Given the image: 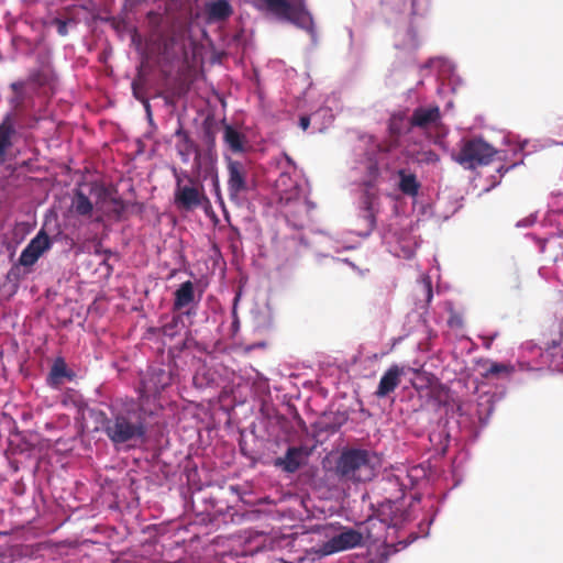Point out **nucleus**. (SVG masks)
I'll use <instances>...</instances> for the list:
<instances>
[{
	"instance_id": "obj_36",
	"label": "nucleus",
	"mask_w": 563,
	"mask_h": 563,
	"mask_svg": "<svg viewBox=\"0 0 563 563\" xmlns=\"http://www.w3.org/2000/svg\"><path fill=\"white\" fill-rule=\"evenodd\" d=\"M132 87H133L134 93H136V84H135V82H133V84H132Z\"/></svg>"
},
{
	"instance_id": "obj_16",
	"label": "nucleus",
	"mask_w": 563,
	"mask_h": 563,
	"mask_svg": "<svg viewBox=\"0 0 563 563\" xmlns=\"http://www.w3.org/2000/svg\"><path fill=\"white\" fill-rule=\"evenodd\" d=\"M175 135L178 137V142L176 144V150L178 155L180 156L183 163H188L190 155L195 152L196 158H199L200 153L197 148L195 142L191 140L189 133L185 131L181 126L175 132Z\"/></svg>"
},
{
	"instance_id": "obj_39",
	"label": "nucleus",
	"mask_w": 563,
	"mask_h": 563,
	"mask_svg": "<svg viewBox=\"0 0 563 563\" xmlns=\"http://www.w3.org/2000/svg\"><path fill=\"white\" fill-rule=\"evenodd\" d=\"M102 192H103L104 195H107V194H108L107 189H104V188L102 189Z\"/></svg>"
},
{
	"instance_id": "obj_3",
	"label": "nucleus",
	"mask_w": 563,
	"mask_h": 563,
	"mask_svg": "<svg viewBox=\"0 0 563 563\" xmlns=\"http://www.w3.org/2000/svg\"><path fill=\"white\" fill-rule=\"evenodd\" d=\"M260 8L279 20L292 23L310 34L314 33V22L307 9L306 0H260Z\"/></svg>"
},
{
	"instance_id": "obj_33",
	"label": "nucleus",
	"mask_w": 563,
	"mask_h": 563,
	"mask_svg": "<svg viewBox=\"0 0 563 563\" xmlns=\"http://www.w3.org/2000/svg\"><path fill=\"white\" fill-rule=\"evenodd\" d=\"M309 125H310V118H309V117H307V115H302V117H300V119H299V126H300L303 131H306V130L309 128Z\"/></svg>"
},
{
	"instance_id": "obj_2",
	"label": "nucleus",
	"mask_w": 563,
	"mask_h": 563,
	"mask_svg": "<svg viewBox=\"0 0 563 563\" xmlns=\"http://www.w3.org/2000/svg\"><path fill=\"white\" fill-rule=\"evenodd\" d=\"M334 475L340 482L361 483L371 481L375 473L369 453L362 449H345L335 461Z\"/></svg>"
},
{
	"instance_id": "obj_35",
	"label": "nucleus",
	"mask_w": 563,
	"mask_h": 563,
	"mask_svg": "<svg viewBox=\"0 0 563 563\" xmlns=\"http://www.w3.org/2000/svg\"><path fill=\"white\" fill-rule=\"evenodd\" d=\"M426 289H427V297H428V301H429L432 298V287H431L430 282L426 283Z\"/></svg>"
},
{
	"instance_id": "obj_20",
	"label": "nucleus",
	"mask_w": 563,
	"mask_h": 563,
	"mask_svg": "<svg viewBox=\"0 0 563 563\" xmlns=\"http://www.w3.org/2000/svg\"><path fill=\"white\" fill-rule=\"evenodd\" d=\"M27 88V81L22 80L14 81L10 85L13 96L10 98L9 102L15 110L22 109L26 99L30 98Z\"/></svg>"
},
{
	"instance_id": "obj_11",
	"label": "nucleus",
	"mask_w": 563,
	"mask_h": 563,
	"mask_svg": "<svg viewBox=\"0 0 563 563\" xmlns=\"http://www.w3.org/2000/svg\"><path fill=\"white\" fill-rule=\"evenodd\" d=\"M75 373L68 368L64 357L58 356L54 360L46 383L49 387L58 389L65 379L73 380Z\"/></svg>"
},
{
	"instance_id": "obj_12",
	"label": "nucleus",
	"mask_w": 563,
	"mask_h": 563,
	"mask_svg": "<svg viewBox=\"0 0 563 563\" xmlns=\"http://www.w3.org/2000/svg\"><path fill=\"white\" fill-rule=\"evenodd\" d=\"M402 369L398 365H391L382 376L375 391L376 397L384 398L393 393L401 382Z\"/></svg>"
},
{
	"instance_id": "obj_19",
	"label": "nucleus",
	"mask_w": 563,
	"mask_h": 563,
	"mask_svg": "<svg viewBox=\"0 0 563 563\" xmlns=\"http://www.w3.org/2000/svg\"><path fill=\"white\" fill-rule=\"evenodd\" d=\"M207 13L212 21H223L232 14V7L228 0H217L207 5Z\"/></svg>"
},
{
	"instance_id": "obj_38",
	"label": "nucleus",
	"mask_w": 563,
	"mask_h": 563,
	"mask_svg": "<svg viewBox=\"0 0 563 563\" xmlns=\"http://www.w3.org/2000/svg\"><path fill=\"white\" fill-rule=\"evenodd\" d=\"M287 161H288L290 164H292V159H291L289 156H287Z\"/></svg>"
},
{
	"instance_id": "obj_4",
	"label": "nucleus",
	"mask_w": 563,
	"mask_h": 563,
	"mask_svg": "<svg viewBox=\"0 0 563 563\" xmlns=\"http://www.w3.org/2000/svg\"><path fill=\"white\" fill-rule=\"evenodd\" d=\"M497 151L482 137H472L462 141L460 152L453 159L465 169H475L488 165Z\"/></svg>"
},
{
	"instance_id": "obj_29",
	"label": "nucleus",
	"mask_w": 563,
	"mask_h": 563,
	"mask_svg": "<svg viewBox=\"0 0 563 563\" xmlns=\"http://www.w3.org/2000/svg\"><path fill=\"white\" fill-rule=\"evenodd\" d=\"M109 201L113 205L112 211L115 216L121 217L125 211V202L120 197H110Z\"/></svg>"
},
{
	"instance_id": "obj_6",
	"label": "nucleus",
	"mask_w": 563,
	"mask_h": 563,
	"mask_svg": "<svg viewBox=\"0 0 563 563\" xmlns=\"http://www.w3.org/2000/svg\"><path fill=\"white\" fill-rule=\"evenodd\" d=\"M187 179L189 185H183L181 177L176 175L174 201L179 209L188 211L200 207L206 197L191 177Z\"/></svg>"
},
{
	"instance_id": "obj_23",
	"label": "nucleus",
	"mask_w": 563,
	"mask_h": 563,
	"mask_svg": "<svg viewBox=\"0 0 563 563\" xmlns=\"http://www.w3.org/2000/svg\"><path fill=\"white\" fill-rule=\"evenodd\" d=\"M185 328L184 318L181 313L174 314L169 321L165 322L162 328V334L169 339H174L179 335Z\"/></svg>"
},
{
	"instance_id": "obj_14",
	"label": "nucleus",
	"mask_w": 563,
	"mask_h": 563,
	"mask_svg": "<svg viewBox=\"0 0 563 563\" xmlns=\"http://www.w3.org/2000/svg\"><path fill=\"white\" fill-rule=\"evenodd\" d=\"M195 285L192 282L187 280L176 289L174 292L173 311H181L184 308L189 307L195 302Z\"/></svg>"
},
{
	"instance_id": "obj_9",
	"label": "nucleus",
	"mask_w": 563,
	"mask_h": 563,
	"mask_svg": "<svg viewBox=\"0 0 563 563\" xmlns=\"http://www.w3.org/2000/svg\"><path fill=\"white\" fill-rule=\"evenodd\" d=\"M441 111L438 106L418 107L413 110L409 123L412 128L428 130L438 129L441 125Z\"/></svg>"
},
{
	"instance_id": "obj_7",
	"label": "nucleus",
	"mask_w": 563,
	"mask_h": 563,
	"mask_svg": "<svg viewBox=\"0 0 563 563\" xmlns=\"http://www.w3.org/2000/svg\"><path fill=\"white\" fill-rule=\"evenodd\" d=\"M228 169V191L230 197H238L240 194L249 190L247 169L243 162L227 158Z\"/></svg>"
},
{
	"instance_id": "obj_30",
	"label": "nucleus",
	"mask_w": 563,
	"mask_h": 563,
	"mask_svg": "<svg viewBox=\"0 0 563 563\" xmlns=\"http://www.w3.org/2000/svg\"><path fill=\"white\" fill-rule=\"evenodd\" d=\"M363 218H364L365 225H366V231H367L366 233H369L371 231H373V229L376 225L375 216L373 214V212H372L369 207L366 208Z\"/></svg>"
},
{
	"instance_id": "obj_21",
	"label": "nucleus",
	"mask_w": 563,
	"mask_h": 563,
	"mask_svg": "<svg viewBox=\"0 0 563 563\" xmlns=\"http://www.w3.org/2000/svg\"><path fill=\"white\" fill-rule=\"evenodd\" d=\"M71 209L78 216L88 217L92 213L93 205L81 190H76L71 200Z\"/></svg>"
},
{
	"instance_id": "obj_13",
	"label": "nucleus",
	"mask_w": 563,
	"mask_h": 563,
	"mask_svg": "<svg viewBox=\"0 0 563 563\" xmlns=\"http://www.w3.org/2000/svg\"><path fill=\"white\" fill-rule=\"evenodd\" d=\"M143 389L148 394H159L169 385V375L163 368H154L143 382Z\"/></svg>"
},
{
	"instance_id": "obj_10",
	"label": "nucleus",
	"mask_w": 563,
	"mask_h": 563,
	"mask_svg": "<svg viewBox=\"0 0 563 563\" xmlns=\"http://www.w3.org/2000/svg\"><path fill=\"white\" fill-rule=\"evenodd\" d=\"M16 133L14 117L7 113L0 123V164L5 162L7 152L13 146Z\"/></svg>"
},
{
	"instance_id": "obj_32",
	"label": "nucleus",
	"mask_w": 563,
	"mask_h": 563,
	"mask_svg": "<svg viewBox=\"0 0 563 563\" xmlns=\"http://www.w3.org/2000/svg\"><path fill=\"white\" fill-rule=\"evenodd\" d=\"M55 23L57 24V31L60 35L67 34V23L63 20L56 19Z\"/></svg>"
},
{
	"instance_id": "obj_1",
	"label": "nucleus",
	"mask_w": 563,
	"mask_h": 563,
	"mask_svg": "<svg viewBox=\"0 0 563 563\" xmlns=\"http://www.w3.org/2000/svg\"><path fill=\"white\" fill-rule=\"evenodd\" d=\"M102 416V431L114 444L143 441L147 433L145 410L134 401L111 409L110 417Z\"/></svg>"
},
{
	"instance_id": "obj_15",
	"label": "nucleus",
	"mask_w": 563,
	"mask_h": 563,
	"mask_svg": "<svg viewBox=\"0 0 563 563\" xmlns=\"http://www.w3.org/2000/svg\"><path fill=\"white\" fill-rule=\"evenodd\" d=\"M398 184L397 187L405 196L415 198L418 196L421 184L417 176L408 169L401 168L397 170Z\"/></svg>"
},
{
	"instance_id": "obj_31",
	"label": "nucleus",
	"mask_w": 563,
	"mask_h": 563,
	"mask_svg": "<svg viewBox=\"0 0 563 563\" xmlns=\"http://www.w3.org/2000/svg\"><path fill=\"white\" fill-rule=\"evenodd\" d=\"M448 323L450 327H457V328H461L463 327V320L462 318L459 316V314H451L449 320H448Z\"/></svg>"
},
{
	"instance_id": "obj_37",
	"label": "nucleus",
	"mask_w": 563,
	"mask_h": 563,
	"mask_svg": "<svg viewBox=\"0 0 563 563\" xmlns=\"http://www.w3.org/2000/svg\"><path fill=\"white\" fill-rule=\"evenodd\" d=\"M555 346H556L555 341H552V345H551V346H549V350H550V349H552V347H555Z\"/></svg>"
},
{
	"instance_id": "obj_26",
	"label": "nucleus",
	"mask_w": 563,
	"mask_h": 563,
	"mask_svg": "<svg viewBox=\"0 0 563 563\" xmlns=\"http://www.w3.org/2000/svg\"><path fill=\"white\" fill-rule=\"evenodd\" d=\"M217 130L213 122L208 120L203 123V141L209 151H212L216 146Z\"/></svg>"
},
{
	"instance_id": "obj_8",
	"label": "nucleus",
	"mask_w": 563,
	"mask_h": 563,
	"mask_svg": "<svg viewBox=\"0 0 563 563\" xmlns=\"http://www.w3.org/2000/svg\"><path fill=\"white\" fill-rule=\"evenodd\" d=\"M409 512L399 500L386 499L378 505L377 518L387 527L398 528L408 520Z\"/></svg>"
},
{
	"instance_id": "obj_25",
	"label": "nucleus",
	"mask_w": 563,
	"mask_h": 563,
	"mask_svg": "<svg viewBox=\"0 0 563 563\" xmlns=\"http://www.w3.org/2000/svg\"><path fill=\"white\" fill-rule=\"evenodd\" d=\"M514 366L504 363H490L484 373L485 378L499 377L500 375H509L514 372Z\"/></svg>"
},
{
	"instance_id": "obj_34",
	"label": "nucleus",
	"mask_w": 563,
	"mask_h": 563,
	"mask_svg": "<svg viewBox=\"0 0 563 563\" xmlns=\"http://www.w3.org/2000/svg\"><path fill=\"white\" fill-rule=\"evenodd\" d=\"M346 420L345 417H341L340 421H338V423L333 427H325V430H330L331 432H335L339 430V428L341 427V424Z\"/></svg>"
},
{
	"instance_id": "obj_17",
	"label": "nucleus",
	"mask_w": 563,
	"mask_h": 563,
	"mask_svg": "<svg viewBox=\"0 0 563 563\" xmlns=\"http://www.w3.org/2000/svg\"><path fill=\"white\" fill-rule=\"evenodd\" d=\"M302 449L290 446L283 457L275 460V466L283 468L287 473H295L301 466Z\"/></svg>"
},
{
	"instance_id": "obj_5",
	"label": "nucleus",
	"mask_w": 563,
	"mask_h": 563,
	"mask_svg": "<svg viewBox=\"0 0 563 563\" xmlns=\"http://www.w3.org/2000/svg\"><path fill=\"white\" fill-rule=\"evenodd\" d=\"M362 540L363 537L361 532L352 528H344L340 533L330 537L316 553L320 556L331 555L336 552L354 549L361 545Z\"/></svg>"
},
{
	"instance_id": "obj_18",
	"label": "nucleus",
	"mask_w": 563,
	"mask_h": 563,
	"mask_svg": "<svg viewBox=\"0 0 563 563\" xmlns=\"http://www.w3.org/2000/svg\"><path fill=\"white\" fill-rule=\"evenodd\" d=\"M223 123V141L233 153H243L245 151V136L235 130L232 125Z\"/></svg>"
},
{
	"instance_id": "obj_22",
	"label": "nucleus",
	"mask_w": 563,
	"mask_h": 563,
	"mask_svg": "<svg viewBox=\"0 0 563 563\" xmlns=\"http://www.w3.org/2000/svg\"><path fill=\"white\" fill-rule=\"evenodd\" d=\"M52 245L53 242L51 238L47 235L44 228H42L26 246L41 257Z\"/></svg>"
},
{
	"instance_id": "obj_24",
	"label": "nucleus",
	"mask_w": 563,
	"mask_h": 563,
	"mask_svg": "<svg viewBox=\"0 0 563 563\" xmlns=\"http://www.w3.org/2000/svg\"><path fill=\"white\" fill-rule=\"evenodd\" d=\"M23 81H27V87H32L33 90H36L48 84L49 76L44 69H33Z\"/></svg>"
},
{
	"instance_id": "obj_27",
	"label": "nucleus",
	"mask_w": 563,
	"mask_h": 563,
	"mask_svg": "<svg viewBox=\"0 0 563 563\" xmlns=\"http://www.w3.org/2000/svg\"><path fill=\"white\" fill-rule=\"evenodd\" d=\"M412 158L419 164H437L440 162V156L432 150L418 151Z\"/></svg>"
},
{
	"instance_id": "obj_28",
	"label": "nucleus",
	"mask_w": 563,
	"mask_h": 563,
	"mask_svg": "<svg viewBox=\"0 0 563 563\" xmlns=\"http://www.w3.org/2000/svg\"><path fill=\"white\" fill-rule=\"evenodd\" d=\"M38 258L40 256H37V254H35L32 250L25 246L19 257V264L24 267L33 266Z\"/></svg>"
}]
</instances>
